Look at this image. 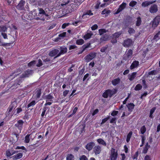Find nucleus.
<instances>
[{
  "instance_id": "nucleus-1",
  "label": "nucleus",
  "mask_w": 160,
  "mask_h": 160,
  "mask_svg": "<svg viewBox=\"0 0 160 160\" xmlns=\"http://www.w3.org/2000/svg\"><path fill=\"white\" fill-rule=\"evenodd\" d=\"M117 90L115 89L112 90L108 89L105 90L103 93L102 97L104 98H107L108 97L111 98L114 94L116 93Z\"/></svg>"
},
{
  "instance_id": "nucleus-2",
  "label": "nucleus",
  "mask_w": 160,
  "mask_h": 160,
  "mask_svg": "<svg viewBox=\"0 0 160 160\" xmlns=\"http://www.w3.org/2000/svg\"><path fill=\"white\" fill-rule=\"evenodd\" d=\"M97 53L95 52H91L87 55L84 58L86 62H88L94 59L96 56Z\"/></svg>"
},
{
  "instance_id": "nucleus-3",
  "label": "nucleus",
  "mask_w": 160,
  "mask_h": 160,
  "mask_svg": "<svg viewBox=\"0 0 160 160\" xmlns=\"http://www.w3.org/2000/svg\"><path fill=\"white\" fill-rule=\"evenodd\" d=\"M118 157V153L117 151H116L114 148H111V153L110 154L111 160H117Z\"/></svg>"
},
{
  "instance_id": "nucleus-4",
  "label": "nucleus",
  "mask_w": 160,
  "mask_h": 160,
  "mask_svg": "<svg viewBox=\"0 0 160 160\" xmlns=\"http://www.w3.org/2000/svg\"><path fill=\"white\" fill-rule=\"evenodd\" d=\"M59 49L60 50V52H59V53L57 56L55 57L54 58H56L59 57L62 55L64 54L67 53L68 51L67 48L65 46L60 47V48Z\"/></svg>"
},
{
  "instance_id": "nucleus-5",
  "label": "nucleus",
  "mask_w": 160,
  "mask_h": 160,
  "mask_svg": "<svg viewBox=\"0 0 160 160\" xmlns=\"http://www.w3.org/2000/svg\"><path fill=\"white\" fill-rule=\"evenodd\" d=\"M160 22V16H157L152 21V27L154 29L157 27Z\"/></svg>"
},
{
  "instance_id": "nucleus-6",
  "label": "nucleus",
  "mask_w": 160,
  "mask_h": 160,
  "mask_svg": "<svg viewBox=\"0 0 160 160\" xmlns=\"http://www.w3.org/2000/svg\"><path fill=\"white\" fill-rule=\"evenodd\" d=\"M24 122L22 120L19 119L17 121V123L15 124V127L20 131V132L22 129Z\"/></svg>"
},
{
  "instance_id": "nucleus-7",
  "label": "nucleus",
  "mask_w": 160,
  "mask_h": 160,
  "mask_svg": "<svg viewBox=\"0 0 160 160\" xmlns=\"http://www.w3.org/2000/svg\"><path fill=\"white\" fill-rule=\"evenodd\" d=\"M41 93V89L39 88H37L34 94L33 95L32 97H34L35 100H37L38 99L40 98Z\"/></svg>"
},
{
  "instance_id": "nucleus-8",
  "label": "nucleus",
  "mask_w": 160,
  "mask_h": 160,
  "mask_svg": "<svg viewBox=\"0 0 160 160\" xmlns=\"http://www.w3.org/2000/svg\"><path fill=\"white\" fill-rule=\"evenodd\" d=\"M158 10V6L155 4L152 5L149 8V11L152 13H156Z\"/></svg>"
},
{
  "instance_id": "nucleus-9",
  "label": "nucleus",
  "mask_w": 160,
  "mask_h": 160,
  "mask_svg": "<svg viewBox=\"0 0 160 160\" xmlns=\"http://www.w3.org/2000/svg\"><path fill=\"white\" fill-rule=\"evenodd\" d=\"M95 145V143L93 142H90L86 144L85 148L88 151H90L92 149Z\"/></svg>"
},
{
  "instance_id": "nucleus-10",
  "label": "nucleus",
  "mask_w": 160,
  "mask_h": 160,
  "mask_svg": "<svg viewBox=\"0 0 160 160\" xmlns=\"http://www.w3.org/2000/svg\"><path fill=\"white\" fill-rule=\"evenodd\" d=\"M59 50L57 49H54L50 51L49 53V55L51 57H53L57 56L59 53Z\"/></svg>"
},
{
  "instance_id": "nucleus-11",
  "label": "nucleus",
  "mask_w": 160,
  "mask_h": 160,
  "mask_svg": "<svg viewBox=\"0 0 160 160\" xmlns=\"http://www.w3.org/2000/svg\"><path fill=\"white\" fill-rule=\"evenodd\" d=\"M23 153L22 152H19L16 154L12 156V158L13 160H17L21 159L22 157Z\"/></svg>"
},
{
  "instance_id": "nucleus-12",
  "label": "nucleus",
  "mask_w": 160,
  "mask_h": 160,
  "mask_svg": "<svg viewBox=\"0 0 160 160\" xmlns=\"http://www.w3.org/2000/svg\"><path fill=\"white\" fill-rule=\"evenodd\" d=\"M25 4V1H20L19 2L17 6V8L18 9L20 10H22L24 9V5Z\"/></svg>"
},
{
  "instance_id": "nucleus-13",
  "label": "nucleus",
  "mask_w": 160,
  "mask_h": 160,
  "mask_svg": "<svg viewBox=\"0 0 160 160\" xmlns=\"http://www.w3.org/2000/svg\"><path fill=\"white\" fill-rule=\"evenodd\" d=\"M32 70L28 69L25 71L22 74V77L23 78L28 77L29 75L32 74Z\"/></svg>"
},
{
  "instance_id": "nucleus-14",
  "label": "nucleus",
  "mask_w": 160,
  "mask_h": 160,
  "mask_svg": "<svg viewBox=\"0 0 160 160\" xmlns=\"http://www.w3.org/2000/svg\"><path fill=\"white\" fill-rule=\"evenodd\" d=\"M53 98L54 97L52 93H50L45 97V99H46V102L48 101L52 102Z\"/></svg>"
},
{
  "instance_id": "nucleus-15",
  "label": "nucleus",
  "mask_w": 160,
  "mask_h": 160,
  "mask_svg": "<svg viewBox=\"0 0 160 160\" xmlns=\"http://www.w3.org/2000/svg\"><path fill=\"white\" fill-rule=\"evenodd\" d=\"M101 151V148L99 146H96L94 148V152L95 155H98L99 154Z\"/></svg>"
},
{
  "instance_id": "nucleus-16",
  "label": "nucleus",
  "mask_w": 160,
  "mask_h": 160,
  "mask_svg": "<svg viewBox=\"0 0 160 160\" xmlns=\"http://www.w3.org/2000/svg\"><path fill=\"white\" fill-rule=\"evenodd\" d=\"M139 63L138 61L135 60L133 61L131 65V69L137 68L139 65Z\"/></svg>"
},
{
  "instance_id": "nucleus-17",
  "label": "nucleus",
  "mask_w": 160,
  "mask_h": 160,
  "mask_svg": "<svg viewBox=\"0 0 160 160\" xmlns=\"http://www.w3.org/2000/svg\"><path fill=\"white\" fill-rule=\"evenodd\" d=\"M91 45V43L90 42L87 43L83 45L82 47V50L79 53H82L85 50L88 48Z\"/></svg>"
},
{
  "instance_id": "nucleus-18",
  "label": "nucleus",
  "mask_w": 160,
  "mask_h": 160,
  "mask_svg": "<svg viewBox=\"0 0 160 160\" xmlns=\"http://www.w3.org/2000/svg\"><path fill=\"white\" fill-rule=\"evenodd\" d=\"M109 35L105 34L102 35L101 38L100 40L101 42L108 41L109 39Z\"/></svg>"
},
{
  "instance_id": "nucleus-19",
  "label": "nucleus",
  "mask_w": 160,
  "mask_h": 160,
  "mask_svg": "<svg viewBox=\"0 0 160 160\" xmlns=\"http://www.w3.org/2000/svg\"><path fill=\"white\" fill-rule=\"evenodd\" d=\"M12 148L11 149H8L6 151V155L7 157H10L11 156L13 155L12 154Z\"/></svg>"
},
{
  "instance_id": "nucleus-20",
  "label": "nucleus",
  "mask_w": 160,
  "mask_h": 160,
  "mask_svg": "<svg viewBox=\"0 0 160 160\" xmlns=\"http://www.w3.org/2000/svg\"><path fill=\"white\" fill-rule=\"evenodd\" d=\"M120 82V79L119 78L113 79L112 81V83L113 86H116L119 84Z\"/></svg>"
},
{
  "instance_id": "nucleus-21",
  "label": "nucleus",
  "mask_w": 160,
  "mask_h": 160,
  "mask_svg": "<svg viewBox=\"0 0 160 160\" xmlns=\"http://www.w3.org/2000/svg\"><path fill=\"white\" fill-rule=\"evenodd\" d=\"M155 1L152 2V1H145L144 2H143L142 4V7H146L148 6L149 5L151 4H152L154 2H155Z\"/></svg>"
},
{
  "instance_id": "nucleus-22",
  "label": "nucleus",
  "mask_w": 160,
  "mask_h": 160,
  "mask_svg": "<svg viewBox=\"0 0 160 160\" xmlns=\"http://www.w3.org/2000/svg\"><path fill=\"white\" fill-rule=\"evenodd\" d=\"M160 39V31L154 36L152 40L155 41H157L158 40Z\"/></svg>"
},
{
  "instance_id": "nucleus-23",
  "label": "nucleus",
  "mask_w": 160,
  "mask_h": 160,
  "mask_svg": "<svg viewBox=\"0 0 160 160\" xmlns=\"http://www.w3.org/2000/svg\"><path fill=\"white\" fill-rule=\"evenodd\" d=\"M123 45L125 47H128L130 46V39L128 38L127 40H125Z\"/></svg>"
},
{
  "instance_id": "nucleus-24",
  "label": "nucleus",
  "mask_w": 160,
  "mask_h": 160,
  "mask_svg": "<svg viewBox=\"0 0 160 160\" xmlns=\"http://www.w3.org/2000/svg\"><path fill=\"white\" fill-rule=\"evenodd\" d=\"M92 35L93 34L91 32H88L84 36L83 38L86 40L90 38Z\"/></svg>"
},
{
  "instance_id": "nucleus-25",
  "label": "nucleus",
  "mask_w": 160,
  "mask_h": 160,
  "mask_svg": "<svg viewBox=\"0 0 160 160\" xmlns=\"http://www.w3.org/2000/svg\"><path fill=\"white\" fill-rule=\"evenodd\" d=\"M93 15V13L90 10H88L84 13L82 15V18H85V16L87 15L91 16Z\"/></svg>"
},
{
  "instance_id": "nucleus-26",
  "label": "nucleus",
  "mask_w": 160,
  "mask_h": 160,
  "mask_svg": "<svg viewBox=\"0 0 160 160\" xmlns=\"http://www.w3.org/2000/svg\"><path fill=\"white\" fill-rule=\"evenodd\" d=\"M142 23V20L141 17L139 16L137 18V21L136 23V26L137 27L139 26Z\"/></svg>"
},
{
  "instance_id": "nucleus-27",
  "label": "nucleus",
  "mask_w": 160,
  "mask_h": 160,
  "mask_svg": "<svg viewBox=\"0 0 160 160\" xmlns=\"http://www.w3.org/2000/svg\"><path fill=\"white\" fill-rule=\"evenodd\" d=\"M14 103H12L9 106L8 108V114H10L11 112L12 111V109L14 107V104H13Z\"/></svg>"
},
{
  "instance_id": "nucleus-28",
  "label": "nucleus",
  "mask_w": 160,
  "mask_h": 160,
  "mask_svg": "<svg viewBox=\"0 0 160 160\" xmlns=\"http://www.w3.org/2000/svg\"><path fill=\"white\" fill-rule=\"evenodd\" d=\"M15 149H22L24 150L25 151H23V152L25 153L27 151V150L26 148L24 146H17L16 147L14 148Z\"/></svg>"
},
{
  "instance_id": "nucleus-29",
  "label": "nucleus",
  "mask_w": 160,
  "mask_h": 160,
  "mask_svg": "<svg viewBox=\"0 0 160 160\" xmlns=\"http://www.w3.org/2000/svg\"><path fill=\"white\" fill-rule=\"evenodd\" d=\"M97 142L99 143L102 144L104 146H106V143L105 142L102 138L98 139L97 140Z\"/></svg>"
},
{
  "instance_id": "nucleus-30",
  "label": "nucleus",
  "mask_w": 160,
  "mask_h": 160,
  "mask_svg": "<svg viewBox=\"0 0 160 160\" xmlns=\"http://www.w3.org/2000/svg\"><path fill=\"white\" fill-rule=\"evenodd\" d=\"M67 160H74V156L72 154H68L66 157Z\"/></svg>"
},
{
  "instance_id": "nucleus-31",
  "label": "nucleus",
  "mask_w": 160,
  "mask_h": 160,
  "mask_svg": "<svg viewBox=\"0 0 160 160\" xmlns=\"http://www.w3.org/2000/svg\"><path fill=\"white\" fill-rule=\"evenodd\" d=\"M84 42V40L82 39H78L76 41V44L78 45H82Z\"/></svg>"
},
{
  "instance_id": "nucleus-32",
  "label": "nucleus",
  "mask_w": 160,
  "mask_h": 160,
  "mask_svg": "<svg viewBox=\"0 0 160 160\" xmlns=\"http://www.w3.org/2000/svg\"><path fill=\"white\" fill-rule=\"evenodd\" d=\"M107 32V30L104 28H101L98 30L99 35L100 36L102 35Z\"/></svg>"
},
{
  "instance_id": "nucleus-33",
  "label": "nucleus",
  "mask_w": 160,
  "mask_h": 160,
  "mask_svg": "<svg viewBox=\"0 0 160 160\" xmlns=\"http://www.w3.org/2000/svg\"><path fill=\"white\" fill-rule=\"evenodd\" d=\"M48 109V108L46 107H44L42 108V111L41 114L42 118H44V116L45 115V112Z\"/></svg>"
},
{
  "instance_id": "nucleus-34",
  "label": "nucleus",
  "mask_w": 160,
  "mask_h": 160,
  "mask_svg": "<svg viewBox=\"0 0 160 160\" xmlns=\"http://www.w3.org/2000/svg\"><path fill=\"white\" fill-rule=\"evenodd\" d=\"M38 101V100L36 102L35 100H33L30 103H29L27 105V108H29L31 106H33L35 105L36 103Z\"/></svg>"
},
{
  "instance_id": "nucleus-35",
  "label": "nucleus",
  "mask_w": 160,
  "mask_h": 160,
  "mask_svg": "<svg viewBox=\"0 0 160 160\" xmlns=\"http://www.w3.org/2000/svg\"><path fill=\"white\" fill-rule=\"evenodd\" d=\"M121 33L120 32H117L113 34L112 35V37L117 39V38L119 37Z\"/></svg>"
},
{
  "instance_id": "nucleus-36",
  "label": "nucleus",
  "mask_w": 160,
  "mask_h": 160,
  "mask_svg": "<svg viewBox=\"0 0 160 160\" xmlns=\"http://www.w3.org/2000/svg\"><path fill=\"white\" fill-rule=\"evenodd\" d=\"M7 28L5 26H0V32H5L7 31Z\"/></svg>"
},
{
  "instance_id": "nucleus-37",
  "label": "nucleus",
  "mask_w": 160,
  "mask_h": 160,
  "mask_svg": "<svg viewBox=\"0 0 160 160\" xmlns=\"http://www.w3.org/2000/svg\"><path fill=\"white\" fill-rule=\"evenodd\" d=\"M36 61L35 60H33L28 64V67H31L34 66L36 64Z\"/></svg>"
},
{
  "instance_id": "nucleus-38",
  "label": "nucleus",
  "mask_w": 160,
  "mask_h": 160,
  "mask_svg": "<svg viewBox=\"0 0 160 160\" xmlns=\"http://www.w3.org/2000/svg\"><path fill=\"white\" fill-rule=\"evenodd\" d=\"M30 135L29 134H27L26 135V136L25 137V140H24V142L26 143H28L30 141Z\"/></svg>"
},
{
  "instance_id": "nucleus-39",
  "label": "nucleus",
  "mask_w": 160,
  "mask_h": 160,
  "mask_svg": "<svg viewBox=\"0 0 160 160\" xmlns=\"http://www.w3.org/2000/svg\"><path fill=\"white\" fill-rule=\"evenodd\" d=\"M142 86L140 84H138L134 88V89L136 91H138L141 89Z\"/></svg>"
},
{
  "instance_id": "nucleus-40",
  "label": "nucleus",
  "mask_w": 160,
  "mask_h": 160,
  "mask_svg": "<svg viewBox=\"0 0 160 160\" xmlns=\"http://www.w3.org/2000/svg\"><path fill=\"white\" fill-rule=\"evenodd\" d=\"M110 118V116H108L106 118L102 119L101 123V124L102 125L108 121V119H109Z\"/></svg>"
},
{
  "instance_id": "nucleus-41",
  "label": "nucleus",
  "mask_w": 160,
  "mask_h": 160,
  "mask_svg": "<svg viewBox=\"0 0 160 160\" xmlns=\"http://www.w3.org/2000/svg\"><path fill=\"white\" fill-rule=\"evenodd\" d=\"M39 15H42V17L44 16V14H46L45 11L42 8H40L39 9Z\"/></svg>"
},
{
  "instance_id": "nucleus-42",
  "label": "nucleus",
  "mask_w": 160,
  "mask_h": 160,
  "mask_svg": "<svg viewBox=\"0 0 160 160\" xmlns=\"http://www.w3.org/2000/svg\"><path fill=\"white\" fill-rule=\"evenodd\" d=\"M126 5V4L125 3L123 2L119 6V8L122 11L125 8Z\"/></svg>"
},
{
  "instance_id": "nucleus-43",
  "label": "nucleus",
  "mask_w": 160,
  "mask_h": 160,
  "mask_svg": "<svg viewBox=\"0 0 160 160\" xmlns=\"http://www.w3.org/2000/svg\"><path fill=\"white\" fill-rule=\"evenodd\" d=\"M146 129L145 126H143L140 129V131L142 134H143L146 131Z\"/></svg>"
},
{
  "instance_id": "nucleus-44",
  "label": "nucleus",
  "mask_w": 160,
  "mask_h": 160,
  "mask_svg": "<svg viewBox=\"0 0 160 160\" xmlns=\"http://www.w3.org/2000/svg\"><path fill=\"white\" fill-rule=\"evenodd\" d=\"M142 138V144L140 146V147L143 146L145 143V138L144 136H141Z\"/></svg>"
},
{
  "instance_id": "nucleus-45",
  "label": "nucleus",
  "mask_w": 160,
  "mask_h": 160,
  "mask_svg": "<svg viewBox=\"0 0 160 160\" xmlns=\"http://www.w3.org/2000/svg\"><path fill=\"white\" fill-rule=\"evenodd\" d=\"M108 47V45H107L105 46L102 47L100 50V51L102 52H104Z\"/></svg>"
},
{
  "instance_id": "nucleus-46",
  "label": "nucleus",
  "mask_w": 160,
  "mask_h": 160,
  "mask_svg": "<svg viewBox=\"0 0 160 160\" xmlns=\"http://www.w3.org/2000/svg\"><path fill=\"white\" fill-rule=\"evenodd\" d=\"M137 74L136 72H134L132 73L131 75V81L133 80L136 77Z\"/></svg>"
},
{
  "instance_id": "nucleus-47",
  "label": "nucleus",
  "mask_w": 160,
  "mask_h": 160,
  "mask_svg": "<svg viewBox=\"0 0 160 160\" xmlns=\"http://www.w3.org/2000/svg\"><path fill=\"white\" fill-rule=\"evenodd\" d=\"M110 11L108 10H107L106 9H104L102 12V14H108L110 13Z\"/></svg>"
},
{
  "instance_id": "nucleus-48",
  "label": "nucleus",
  "mask_w": 160,
  "mask_h": 160,
  "mask_svg": "<svg viewBox=\"0 0 160 160\" xmlns=\"http://www.w3.org/2000/svg\"><path fill=\"white\" fill-rule=\"evenodd\" d=\"M77 46L75 45H71L69 46L68 49L69 50H71L72 49H74L77 48Z\"/></svg>"
},
{
  "instance_id": "nucleus-49",
  "label": "nucleus",
  "mask_w": 160,
  "mask_h": 160,
  "mask_svg": "<svg viewBox=\"0 0 160 160\" xmlns=\"http://www.w3.org/2000/svg\"><path fill=\"white\" fill-rule=\"evenodd\" d=\"M80 160H88L87 157L85 155H82L79 158Z\"/></svg>"
},
{
  "instance_id": "nucleus-50",
  "label": "nucleus",
  "mask_w": 160,
  "mask_h": 160,
  "mask_svg": "<svg viewBox=\"0 0 160 160\" xmlns=\"http://www.w3.org/2000/svg\"><path fill=\"white\" fill-rule=\"evenodd\" d=\"M42 65V60L39 59L38 61V62L36 65V66L38 67H40Z\"/></svg>"
},
{
  "instance_id": "nucleus-51",
  "label": "nucleus",
  "mask_w": 160,
  "mask_h": 160,
  "mask_svg": "<svg viewBox=\"0 0 160 160\" xmlns=\"http://www.w3.org/2000/svg\"><path fill=\"white\" fill-rule=\"evenodd\" d=\"M118 112L117 111L113 110L111 113V115L112 116H116L118 113Z\"/></svg>"
},
{
  "instance_id": "nucleus-52",
  "label": "nucleus",
  "mask_w": 160,
  "mask_h": 160,
  "mask_svg": "<svg viewBox=\"0 0 160 160\" xmlns=\"http://www.w3.org/2000/svg\"><path fill=\"white\" fill-rule=\"evenodd\" d=\"M157 73V71L156 70H153L149 72L148 73L149 75H155Z\"/></svg>"
},
{
  "instance_id": "nucleus-53",
  "label": "nucleus",
  "mask_w": 160,
  "mask_h": 160,
  "mask_svg": "<svg viewBox=\"0 0 160 160\" xmlns=\"http://www.w3.org/2000/svg\"><path fill=\"white\" fill-rule=\"evenodd\" d=\"M142 85L145 89L148 88V86L146 83V81L145 79L142 80Z\"/></svg>"
},
{
  "instance_id": "nucleus-54",
  "label": "nucleus",
  "mask_w": 160,
  "mask_h": 160,
  "mask_svg": "<svg viewBox=\"0 0 160 160\" xmlns=\"http://www.w3.org/2000/svg\"><path fill=\"white\" fill-rule=\"evenodd\" d=\"M117 39L115 38L112 37V39L111 40V42L112 44H114L115 43H117Z\"/></svg>"
},
{
  "instance_id": "nucleus-55",
  "label": "nucleus",
  "mask_w": 160,
  "mask_h": 160,
  "mask_svg": "<svg viewBox=\"0 0 160 160\" xmlns=\"http://www.w3.org/2000/svg\"><path fill=\"white\" fill-rule=\"evenodd\" d=\"M98 28V26L97 24H95L92 25L91 27V29L92 30H95L97 29Z\"/></svg>"
},
{
  "instance_id": "nucleus-56",
  "label": "nucleus",
  "mask_w": 160,
  "mask_h": 160,
  "mask_svg": "<svg viewBox=\"0 0 160 160\" xmlns=\"http://www.w3.org/2000/svg\"><path fill=\"white\" fill-rule=\"evenodd\" d=\"M149 148L145 147L143 148V151H142V153H144V154L146 153Z\"/></svg>"
},
{
  "instance_id": "nucleus-57",
  "label": "nucleus",
  "mask_w": 160,
  "mask_h": 160,
  "mask_svg": "<svg viewBox=\"0 0 160 160\" xmlns=\"http://www.w3.org/2000/svg\"><path fill=\"white\" fill-rule=\"evenodd\" d=\"M66 34V32H64L62 33H60L58 35L59 37H65Z\"/></svg>"
},
{
  "instance_id": "nucleus-58",
  "label": "nucleus",
  "mask_w": 160,
  "mask_h": 160,
  "mask_svg": "<svg viewBox=\"0 0 160 160\" xmlns=\"http://www.w3.org/2000/svg\"><path fill=\"white\" fill-rule=\"evenodd\" d=\"M70 23H64L62 24V28L63 29L65 28L67 26L69 25Z\"/></svg>"
},
{
  "instance_id": "nucleus-59",
  "label": "nucleus",
  "mask_w": 160,
  "mask_h": 160,
  "mask_svg": "<svg viewBox=\"0 0 160 160\" xmlns=\"http://www.w3.org/2000/svg\"><path fill=\"white\" fill-rule=\"evenodd\" d=\"M137 4V2L136 1H131V7H133Z\"/></svg>"
},
{
  "instance_id": "nucleus-60",
  "label": "nucleus",
  "mask_w": 160,
  "mask_h": 160,
  "mask_svg": "<svg viewBox=\"0 0 160 160\" xmlns=\"http://www.w3.org/2000/svg\"><path fill=\"white\" fill-rule=\"evenodd\" d=\"M1 35L2 36L3 38L4 39H8V36L7 34L6 33L2 32Z\"/></svg>"
},
{
  "instance_id": "nucleus-61",
  "label": "nucleus",
  "mask_w": 160,
  "mask_h": 160,
  "mask_svg": "<svg viewBox=\"0 0 160 160\" xmlns=\"http://www.w3.org/2000/svg\"><path fill=\"white\" fill-rule=\"evenodd\" d=\"M116 118H112L111 120L110 121V123H116Z\"/></svg>"
},
{
  "instance_id": "nucleus-62",
  "label": "nucleus",
  "mask_w": 160,
  "mask_h": 160,
  "mask_svg": "<svg viewBox=\"0 0 160 160\" xmlns=\"http://www.w3.org/2000/svg\"><path fill=\"white\" fill-rule=\"evenodd\" d=\"M75 66L74 65L72 64L71 66V67H70L68 69V72H71L73 71V69H72Z\"/></svg>"
},
{
  "instance_id": "nucleus-63",
  "label": "nucleus",
  "mask_w": 160,
  "mask_h": 160,
  "mask_svg": "<svg viewBox=\"0 0 160 160\" xmlns=\"http://www.w3.org/2000/svg\"><path fill=\"white\" fill-rule=\"evenodd\" d=\"M99 112V110L98 109H95L92 113V115L93 116L97 114Z\"/></svg>"
},
{
  "instance_id": "nucleus-64",
  "label": "nucleus",
  "mask_w": 160,
  "mask_h": 160,
  "mask_svg": "<svg viewBox=\"0 0 160 160\" xmlns=\"http://www.w3.org/2000/svg\"><path fill=\"white\" fill-rule=\"evenodd\" d=\"M69 92V90H65L64 91L63 93V95L65 97H66L68 94Z\"/></svg>"
}]
</instances>
